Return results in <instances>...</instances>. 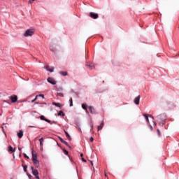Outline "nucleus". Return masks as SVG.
I'll return each mask as SVG.
<instances>
[{
	"label": "nucleus",
	"instance_id": "cd10ccee",
	"mask_svg": "<svg viewBox=\"0 0 179 179\" xmlns=\"http://www.w3.org/2000/svg\"><path fill=\"white\" fill-rule=\"evenodd\" d=\"M64 155H68L69 152L66 150L64 149Z\"/></svg>",
	"mask_w": 179,
	"mask_h": 179
},
{
	"label": "nucleus",
	"instance_id": "49530a36",
	"mask_svg": "<svg viewBox=\"0 0 179 179\" xmlns=\"http://www.w3.org/2000/svg\"><path fill=\"white\" fill-rule=\"evenodd\" d=\"M105 176H107V175L105 173Z\"/></svg>",
	"mask_w": 179,
	"mask_h": 179
},
{
	"label": "nucleus",
	"instance_id": "7ed1b4c3",
	"mask_svg": "<svg viewBox=\"0 0 179 179\" xmlns=\"http://www.w3.org/2000/svg\"><path fill=\"white\" fill-rule=\"evenodd\" d=\"M10 100H11L12 103H16L17 101V96L16 95H12L9 96Z\"/></svg>",
	"mask_w": 179,
	"mask_h": 179
},
{
	"label": "nucleus",
	"instance_id": "5701e85b",
	"mask_svg": "<svg viewBox=\"0 0 179 179\" xmlns=\"http://www.w3.org/2000/svg\"><path fill=\"white\" fill-rule=\"evenodd\" d=\"M23 169H24V173H27V165H24V166H23Z\"/></svg>",
	"mask_w": 179,
	"mask_h": 179
},
{
	"label": "nucleus",
	"instance_id": "c756f323",
	"mask_svg": "<svg viewBox=\"0 0 179 179\" xmlns=\"http://www.w3.org/2000/svg\"><path fill=\"white\" fill-rule=\"evenodd\" d=\"M45 121L46 122H48L49 124H51V120H48V119H45Z\"/></svg>",
	"mask_w": 179,
	"mask_h": 179
},
{
	"label": "nucleus",
	"instance_id": "72a5a7b5",
	"mask_svg": "<svg viewBox=\"0 0 179 179\" xmlns=\"http://www.w3.org/2000/svg\"><path fill=\"white\" fill-rule=\"evenodd\" d=\"M81 160H82V162H83L84 163H86V159H85V158H82Z\"/></svg>",
	"mask_w": 179,
	"mask_h": 179
},
{
	"label": "nucleus",
	"instance_id": "9d476101",
	"mask_svg": "<svg viewBox=\"0 0 179 179\" xmlns=\"http://www.w3.org/2000/svg\"><path fill=\"white\" fill-rule=\"evenodd\" d=\"M45 69H46V71H48V72H54V67H52L51 69H50V66L47 65L45 67Z\"/></svg>",
	"mask_w": 179,
	"mask_h": 179
},
{
	"label": "nucleus",
	"instance_id": "7c9ffc66",
	"mask_svg": "<svg viewBox=\"0 0 179 179\" xmlns=\"http://www.w3.org/2000/svg\"><path fill=\"white\" fill-rule=\"evenodd\" d=\"M37 96H38V97H42V99H44V94H39Z\"/></svg>",
	"mask_w": 179,
	"mask_h": 179
},
{
	"label": "nucleus",
	"instance_id": "393cba45",
	"mask_svg": "<svg viewBox=\"0 0 179 179\" xmlns=\"http://www.w3.org/2000/svg\"><path fill=\"white\" fill-rule=\"evenodd\" d=\"M40 118H41V120H42V121H45V120H46V118H45V117H44V115H41L40 117Z\"/></svg>",
	"mask_w": 179,
	"mask_h": 179
},
{
	"label": "nucleus",
	"instance_id": "58836bf2",
	"mask_svg": "<svg viewBox=\"0 0 179 179\" xmlns=\"http://www.w3.org/2000/svg\"><path fill=\"white\" fill-rule=\"evenodd\" d=\"M18 150H20H20H22V148H18Z\"/></svg>",
	"mask_w": 179,
	"mask_h": 179
},
{
	"label": "nucleus",
	"instance_id": "b1692460",
	"mask_svg": "<svg viewBox=\"0 0 179 179\" xmlns=\"http://www.w3.org/2000/svg\"><path fill=\"white\" fill-rule=\"evenodd\" d=\"M57 96H59V97H64V94L61 93V92H57Z\"/></svg>",
	"mask_w": 179,
	"mask_h": 179
},
{
	"label": "nucleus",
	"instance_id": "412c9836",
	"mask_svg": "<svg viewBox=\"0 0 179 179\" xmlns=\"http://www.w3.org/2000/svg\"><path fill=\"white\" fill-rule=\"evenodd\" d=\"M60 75H62L63 76H66V75H68V73L65 71H60Z\"/></svg>",
	"mask_w": 179,
	"mask_h": 179
},
{
	"label": "nucleus",
	"instance_id": "4c0bfd02",
	"mask_svg": "<svg viewBox=\"0 0 179 179\" xmlns=\"http://www.w3.org/2000/svg\"><path fill=\"white\" fill-rule=\"evenodd\" d=\"M80 157H83V153L80 154Z\"/></svg>",
	"mask_w": 179,
	"mask_h": 179
},
{
	"label": "nucleus",
	"instance_id": "e433bc0d",
	"mask_svg": "<svg viewBox=\"0 0 179 179\" xmlns=\"http://www.w3.org/2000/svg\"><path fill=\"white\" fill-rule=\"evenodd\" d=\"M3 103H9V102H8V101H5V100H3Z\"/></svg>",
	"mask_w": 179,
	"mask_h": 179
},
{
	"label": "nucleus",
	"instance_id": "f8f14e48",
	"mask_svg": "<svg viewBox=\"0 0 179 179\" xmlns=\"http://www.w3.org/2000/svg\"><path fill=\"white\" fill-rule=\"evenodd\" d=\"M17 136L21 139V138H23V131L20 130V131L17 133Z\"/></svg>",
	"mask_w": 179,
	"mask_h": 179
},
{
	"label": "nucleus",
	"instance_id": "ea45409f",
	"mask_svg": "<svg viewBox=\"0 0 179 179\" xmlns=\"http://www.w3.org/2000/svg\"><path fill=\"white\" fill-rule=\"evenodd\" d=\"M92 166H93V162L90 161Z\"/></svg>",
	"mask_w": 179,
	"mask_h": 179
},
{
	"label": "nucleus",
	"instance_id": "6ab92c4d",
	"mask_svg": "<svg viewBox=\"0 0 179 179\" xmlns=\"http://www.w3.org/2000/svg\"><path fill=\"white\" fill-rule=\"evenodd\" d=\"M58 115H62V117H65V113H64V111L62 110H60L59 113H58Z\"/></svg>",
	"mask_w": 179,
	"mask_h": 179
},
{
	"label": "nucleus",
	"instance_id": "20e7f679",
	"mask_svg": "<svg viewBox=\"0 0 179 179\" xmlns=\"http://www.w3.org/2000/svg\"><path fill=\"white\" fill-rule=\"evenodd\" d=\"M90 16L92 17V19H99V14L93 12L90 13Z\"/></svg>",
	"mask_w": 179,
	"mask_h": 179
},
{
	"label": "nucleus",
	"instance_id": "a878e982",
	"mask_svg": "<svg viewBox=\"0 0 179 179\" xmlns=\"http://www.w3.org/2000/svg\"><path fill=\"white\" fill-rule=\"evenodd\" d=\"M37 99H38V95H36L35 99L31 101V103H34V101H36L37 100Z\"/></svg>",
	"mask_w": 179,
	"mask_h": 179
},
{
	"label": "nucleus",
	"instance_id": "a211bd4d",
	"mask_svg": "<svg viewBox=\"0 0 179 179\" xmlns=\"http://www.w3.org/2000/svg\"><path fill=\"white\" fill-rule=\"evenodd\" d=\"M52 104L53 106H56V107H61V103H59L53 102Z\"/></svg>",
	"mask_w": 179,
	"mask_h": 179
},
{
	"label": "nucleus",
	"instance_id": "37998d69",
	"mask_svg": "<svg viewBox=\"0 0 179 179\" xmlns=\"http://www.w3.org/2000/svg\"><path fill=\"white\" fill-rule=\"evenodd\" d=\"M28 177L30 178L31 177V175H28Z\"/></svg>",
	"mask_w": 179,
	"mask_h": 179
},
{
	"label": "nucleus",
	"instance_id": "2f4dec72",
	"mask_svg": "<svg viewBox=\"0 0 179 179\" xmlns=\"http://www.w3.org/2000/svg\"><path fill=\"white\" fill-rule=\"evenodd\" d=\"M93 141H94V138H93V137H90V142H93Z\"/></svg>",
	"mask_w": 179,
	"mask_h": 179
},
{
	"label": "nucleus",
	"instance_id": "9b49d317",
	"mask_svg": "<svg viewBox=\"0 0 179 179\" xmlns=\"http://www.w3.org/2000/svg\"><path fill=\"white\" fill-rule=\"evenodd\" d=\"M64 134H65V135H66L67 139H68L69 141H72V138L71 137V135H69V134L67 133V131H65V130H64Z\"/></svg>",
	"mask_w": 179,
	"mask_h": 179
},
{
	"label": "nucleus",
	"instance_id": "f704fd0d",
	"mask_svg": "<svg viewBox=\"0 0 179 179\" xmlns=\"http://www.w3.org/2000/svg\"><path fill=\"white\" fill-rule=\"evenodd\" d=\"M150 129L151 131H153V127H152V125H150Z\"/></svg>",
	"mask_w": 179,
	"mask_h": 179
},
{
	"label": "nucleus",
	"instance_id": "c03bdc74",
	"mask_svg": "<svg viewBox=\"0 0 179 179\" xmlns=\"http://www.w3.org/2000/svg\"><path fill=\"white\" fill-rule=\"evenodd\" d=\"M154 125L156 126V122H154Z\"/></svg>",
	"mask_w": 179,
	"mask_h": 179
},
{
	"label": "nucleus",
	"instance_id": "f257e3e1",
	"mask_svg": "<svg viewBox=\"0 0 179 179\" xmlns=\"http://www.w3.org/2000/svg\"><path fill=\"white\" fill-rule=\"evenodd\" d=\"M32 162L34 164H38V160L37 159V152L32 150Z\"/></svg>",
	"mask_w": 179,
	"mask_h": 179
},
{
	"label": "nucleus",
	"instance_id": "f03ea898",
	"mask_svg": "<svg viewBox=\"0 0 179 179\" xmlns=\"http://www.w3.org/2000/svg\"><path fill=\"white\" fill-rule=\"evenodd\" d=\"M34 34V29H27L24 34V37L31 36Z\"/></svg>",
	"mask_w": 179,
	"mask_h": 179
},
{
	"label": "nucleus",
	"instance_id": "79ce46f5",
	"mask_svg": "<svg viewBox=\"0 0 179 179\" xmlns=\"http://www.w3.org/2000/svg\"><path fill=\"white\" fill-rule=\"evenodd\" d=\"M30 127H31V128H35V127H34V126H30Z\"/></svg>",
	"mask_w": 179,
	"mask_h": 179
},
{
	"label": "nucleus",
	"instance_id": "a19ab883",
	"mask_svg": "<svg viewBox=\"0 0 179 179\" xmlns=\"http://www.w3.org/2000/svg\"><path fill=\"white\" fill-rule=\"evenodd\" d=\"M36 178H37V179H40V177H38V176H36Z\"/></svg>",
	"mask_w": 179,
	"mask_h": 179
},
{
	"label": "nucleus",
	"instance_id": "aec40b11",
	"mask_svg": "<svg viewBox=\"0 0 179 179\" xmlns=\"http://www.w3.org/2000/svg\"><path fill=\"white\" fill-rule=\"evenodd\" d=\"M69 102H70V107H73V100L72 99V98L70 99Z\"/></svg>",
	"mask_w": 179,
	"mask_h": 179
},
{
	"label": "nucleus",
	"instance_id": "c85d7f7f",
	"mask_svg": "<svg viewBox=\"0 0 179 179\" xmlns=\"http://www.w3.org/2000/svg\"><path fill=\"white\" fill-rule=\"evenodd\" d=\"M34 1H36V0H29L28 3H30L31 5V3H33V2H34Z\"/></svg>",
	"mask_w": 179,
	"mask_h": 179
},
{
	"label": "nucleus",
	"instance_id": "c9c22d12",
	"mask_svg": "<svg viewBox=\"0 0 179 179\" xmlns=\"http://www.w3.org/2000/svg\"><path fill=\"white\" fill-rule=\"evenodd\" d=\"M90 126H91L92 129H93V123L92 122L90 123Z\"/></svg>",
	"mask_w": 179,
	"mask_h": 179
},
{
	"label": "nucleus",
	"instance_id": "6e6552de",
	"mask_svg": "<svg viewBox=\"0 0 179 179\" xmlns=\"http://www.w3.org/2000/svg\"><path fill=\"white\" fill-rule=\"evenodd\" d=\"M144 117H145V118L147 122H149V117H150V118H151L152 120H154L153 116H152V115L145 114V115H144Z\"/></svg>",
	"mask_w": 179,
	"mask_h": 179
},
{
	"label": "nucleus",
	"instance_id": "ddd939ff",
	"mask_svg": "<svg viewBox=\"0 0 179 179\" xmlns=\"http://www.w3.org/2000/svg\"><path fill=\"white\" fill-rule=\"evenodd\" d=\"M104 127V122H102L99 126H98V131H101Z\"/></svg>",
	"mask_w": 179,
	"mask_h": 179
},
{
	"label": "nucleus",
	"instance_id": "bb28decb",
	"mask_svg": "<svg viewBox=\"0 0 179 179\" xmlns=\"http://www.w3.org/2000/svg\"><path fill=\"white\" fill-rule=\"evenodd\" d=\"M157 132L158 136H161L162 133H160V130L157 129Z\"/></svg>",
	"mask_w": 179,
	"mask_h": 179
},
{
	"label": "nucleus",
	"instance_id": "f3484780",
	"mask_svg": "<svg viewBox=\"0 0 179 179\" xmlns=\"http://www.w3.org/2000/svg\"><path fill=\"white\" fill-rule=\"evenodd\" d=\"M82 108H83V110H85V111L87 112V106H86V104L83 103L82 104Z\"/></svg>",
	"mask_w": 179,
	"mask_h": 179
},
{
	"label": "nucleus",
	"instance_id": "0eeeda50",
	"mask_svg": "<svg viewBox=\"0 0 179 179\" xmlns=\"http://www.w3.org/2000/svg\"><path fill=\"white\" fill-rule=\"evenodd\" d=\"M32 174L37 177L38 176V171L37 169H34V168L31 167Z\"/></svg>",
	"mask_w": 179,
	"mask_h": 179
},
{
	"label": "nucleus",
	"instance_id": "a18cd8bd",
	"mask_svg": "<svg viewBox=\"0 0 179 179\" xmlns=\"http://www.w3.org/2000/svg\"><path fill=\"white\" fill-rule=\"evenodd\" d=\"M43 104H47L46 103H43Z\"/></svg>",
	"mask_w": 179,
	"mask_h": 179
},
{
	"label": "nucleus",
	"instance_id": "39448f33",
	"mask_svg": "<svg viewBox=\"0 0 179 179\" xmlns=\"http://www.w3.org/2000/svg\"><path fill=\"white\" fill-rule=\"evenodd\" d=\"M59 139L60 142H62V143H64V145L67 146V148H71L69 144H68V143L66 141H65V140H64L62 138L59 137Z\"/></svg>",
	"mask_w": 179,
	"mask_h": 179
},
{
	"label": "nucleus",
	"instance_id": "423d86ee",
	"mask_svg": "<svg viewBox=\"0 0 179 179\" xmlns=\"http://www.w3.org/2000/svg\"><path fill=\"white\" fill-rule=\"evenodd\" d=\"M48 82L51 85H57V82H55V80L52 78H48Z\"/></svg>",
	"mask_w": 179,
	"mask_h": 179
},
{
	"label": "nucleus",
	"instance_id": "dca6fc26",
	"mask_svg": "<svg viewBox=\"0 0 179 179\" xmlns=\"http://www.w3.org/2000/svg\"><path fill=\"white\" fill-rule=\"evenodd\" d=\"M86 66H88L90 69H93L94 68V65L93 64H86Z\"/></svg>",
	"mask_w": 179,
	"mask_h": 179
},
{
	"label": "nucleus",
	"instance_id": "473e14b6",
	"mask_svg": "<svg viewBox=\"0 0 179 179\" xmlns=\"http://www.w3.org/2000/svg\"><path fill=\"white\" fill-rule=\"evenodd\" d=\"M24 157H25L26 159H29V156H27V155L24 154Z\"/></svg>",
	"mask_w": 179,
	"mask_h": 179
},
{
	"label": "nucleus",
	"instance_id": "2eb2a0df",
	"mask_svg": "<svg viewBox=\"0 0 179 179\" xmlns=\"http://www.w3.org/2000/svg\"><path fill=\"white\" fill-rule=\"evenodd\" d=\"M39 142H40V146L43 149V142H44V138H41L39 139Z\"/></svg>",
	"mask_w": 179,
	"mask_h": 179
},
{
	"label": "nucleus",
	"instance_id": "4468645a",
	"mask_svg": "<svg viewBox=\"0 0 179 179\" xmlns=\"http://www.w3.org/2000/svg\"><path fill=\"white\" fill-rule=\"evenodd\" d=\"M88 108L91 114H94V108H93L92 106H89Z\"/></svg>",
	"mask_w": 179,
	"mask_h": 179
},
{
	"label": "nucleus",
	"instance_id": "1a4fd4ad",
	"mask_svg": "<svg viewBox=\"0 0 179 179\" xmlns=\"http://www.w3.org/2000/svg\"><path fill=\"white\" fill-rule=\"evenodd\" d=\"M141 100V96H138L137 97L135 98L134 99V103L136 104V106H139V101Z\"/></svg>",
	"mask_w": 179,
	"mask_h": 179
},
{
	"label": "nucleus",
	"instance_id": "4be33fe9",
	"mask_svg": "<svg viewBox=\"0 0 179 179\" xmlns=\"http://www.w3.org/2000/svg\"><path fill=\"white\" fill-rule=\"evenodd\" d=\"M9 151L12 152H15V150H13V148L12 147V145L9 146Z\"/></svg>",
	"mask_w": 179,
	"mask_h": 179
}]
</instances>
